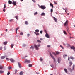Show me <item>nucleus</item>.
I'll use <instances>...</instances> for the list:
<instances>
[{"instance_id":"4d7b16f0","label":"nucleus","mask_w":75,"mask_h":75,"mask_svg":"<svg viewBox=\"0 0 75 75\" xmlns=\"http://www.w3.org/2000/svg\"><path fill=\"white\" fill-rule=\"evenodd\" d=\"M40 33H41V34H42V31H40Z\"/></svg>"},{"instance_id":"0eeeda50","label":"nucleus","mask_w":75,"mask_h":75,"mask_svg":"<svg viewBox=\"0 0 75 75\" xmlns=\"http://www.w3.org/2000/svg\"><path fill=\"white\" fill-rule=\"evenodd\" d=\"M34 47H35L36 50H38V47H37V45L35 44L34 45Z\"/></svg>"},{"instance_id":"ea45409f","label":"nucleus","mask_w":75,"mask_h":75,"mask_svg":"<svg viewBox=\"0 0 75 75\" xmlns=\"http://www.w3.org/2000/svg\"><path fill=\"white\" fill-rule=\"evenodd\" d=\"M23 33L22 32L20 33V35H23Z\"/></svg>"},{"instance_id":"c03bdc74","label":"nucleus","mask_w":75,"mask_h":75,"mask_svg":"<svg viewBox=\"0 0 75 75\" xmlns=\"http://www.w3.org/2000/svg\"><path fill=\"white\" fill-rule=\"evenodd\" d=\"M43 60V59H42V58H40V61H42Z\"/></svg>"},{"instance_id":"09e8293b","label":"nucleus","mask_w":75,"mask_h":75,"mask_svg":"<svg viewBox=\"0 0 75 75\" xmlns=\"http://www.w3.org/2000/svg\"><path fill=\"white\" fill-rule=\"evenodd\" d=\"M5 10H6V9H5V8L3 9V11H4V12H5Z\"/></svg>"},{"instance_id":"ddd939ff","label":"nucleus","mask_w":75,"mask_h":75,"mask_svg":"<svg viewBox=\"0 0 75 75\" xmlns=\"http://www.w3.org/2000/svg\"><path fill=\"white\" fill-rule=\"evenodd\" d=\"M53 18L54 20H55V22H57V19L55 17H53Z\"/></svg>"},{"instance_id":"6e6552de","label":"nucleus","mask_w":75,"mask_h":75,"mask_svg":"<svg viewBox=\"0 0 75 75\" xmlns=\"http://www.w3.org/2000/svg\"><path fill=\"white\" fill-rule=\"evenodd\" d=\"M10 61H11V62H12L13 63V62H15V61L13 59H10Z\"/></svg>"},{"instance_id":"8fccbe9b","label":"nucleus","mask_w":75,"mask_h":75,"mask_svg":"<svg viewBox=\"0 0 75 75\" xmlns=\"http://www.w3.org/2000/svg\"><path fill=\"white\" fill-rule=\"evenodd\" d=\"M10 72H8V73H7V75H10Z\"/></svg>"},{"instance_id":"bb28decb","label":"nucleus","mask_w":75,"mask_h":75,"mask_svg":"<svg viewBox=\"0 0 75 75\" xmlns=\"http://www.w3.org/2000/svg\"><path fill=\"white\" fill-rule=\"evenodd\" d=\"M60 61H61V59H59V58L58 59V63H60Z\"/></svg>"},{"instance_id":"423d86ee","label":"nucleus","mask_w":75,"mask_h":75,"mask_svg":"<svg viewBox=\"0 0 75 75\" xmlns=\"http://www.w3.org/2000/svg\"><path fill=\"white\" fill-rule=\"evenodd\" d=\"M70 48L71 49L74 50V51H75V47L74 46H71Z\"/></svg>"},{"instance_id":"39448f33","label":"nucleus","mask_w":75,"mask_h":75,"mask_svg":"<svg viewBox=\"0 0 75 75\" xmlns=\"http://www.w3.org/2000/svg\"><path fill=\"white\" fill-rule=\"evenodd\" d=\"M31 62V61L30 60H28L27 59L25 60V62H27L28 63H30Z\"/></svg>"},{"instance_id":"69168bd1","label":"nucleus","mask_w":75,"mask_h":75,"mask_svg":"<svg viewBox=\"0 0 75 75\" xmlns=\"http://www.w3.org/2000/svg\"><path fill=\"white\" fill-rule=\"evenodd\" d=\"M8 30H7V29H6V30L5 31H6V32H7Z\"/></svg>"},{"instance_id":"9b49d317","label":"nucleus","mask_w":75,"mask_h":75,"mask_svg":"<svg viewBox=\"0 0 75 75\" xmlns=\"http://www.w3.org/2000/svg\"><path fill=\"white\" fill-rule=\"evenodd\" d=\"M3 68H4L3 66L1 65H0V69H3Z\"/></svg>"},{"instance_id":"5fc2aeb1","label":"nucleus","mask_w":75,"mask_h":75,"mask_svg":"<svg viewBox=\"0 0 75 75\" xmlns=\"http://www.w3.org/2000/svg\"><path fill=\"white\" fill-rule=\"evenodd\" d=\"M38 47H40L41 46L40 44H39V45H38Z\"/></svg>"},{"instance_id":"b1692460","label":"nucleus","mask_w":75,"mask_h":75,"mask_svg":"<svg viewBox=\"0 0 75 75\" xmlns=\"http://www.w3.org/2000/svg\"><path fill=\"white\" fill-rule=\"evenodd\" d=\"M4 72V71L1 70H0V74H2V73H3Z\"/></svg>"},{"instance_id":"a18cd8bd","label":"nucleus","mask_w":75,"mask_h":75,"mask_svg":"<svg viewBox=\"0 0 75 75\" xmlns=\"http://www.w3.org/2000/svg\"><path fill=\"white\" fill-rule=\"evenodd\" d=\"M60 47L62 49H64V47L62 46V45H60Z\"/></svg>"},{"instance_id":"7c9ffc66","label":"nucleus","mask_w":75,"mask_h":75,"mask_svg":"<svg viewBox=\"0 0 75 75\" xmlns=\"http://www.w3.org/2000/svg\"><path fill=\"white\" fill-rule=\"evenodd\" d=\"M52 54H53V55H55V56H56V55H57V54H56L54 52H52Z\"/></svg>"},{"instance_id":"cd10ccee","label":"nucleus","mask_w":75,"mask_h":75,"mask_svg":"<svg viewBox=\"0 0 75 75\" xmlns=\"http://www.w3.org/2000/svg\"><path fill=\"white\" fill-rule=\"evenodd\" d=\"M41 16H45V13H42L41 14Z\"/></svg>"},{"instance_id":"680f3d73","label":"nucleus","mask_w":75,"mask_h":75,"mask_svg":"<svg viewBox=\"0 0 75 75\" xmlns=\"http://www.w3.org/2000/svg\"><path fill=\"white\" fill-rule=\"evenodd\" d=\"M40 40H41L42 41V40H43V39L42 38H41L40 39Z\"/></svg>"},{"instance_id":"f03ea898","label":"nucleus","mask_w":75,"mask_h":75,"mask_svg":"<svg viewBox=\"0 0 75 75\" xmlns=\"http://www.w3.org/2000/svg\"><path fill=\"white\" fill-rule=\"evenodd\" d=\"M50 56L51 57V58H52V59H53L54 60V62H55V61H56L55 59V57H54V56H53V55H52V54H51L50 53Z\"/></svg>"},{"instance_id":"f3484780","label":"nucleus","mask_w":75,"mask_h":75,"mask_svg":"<svg viewBox=\"0 0 75 75\" xmlns=\"http://www.w3.org/2000/svg\"><path fill=\"white\" fill-rule=\"evenodd\" d=\"M7 56L5 57V56H1V59H4Z\"/></svg>"},{"instance_id":"72a5a7b5","label":"nucleus","mask_w":75,"mask_h":75,"mask_svg":"<svg viewBox=\"0 0 75 75\" xmlns=\"http://www.w3.org/2000/svg\"><path fill=\"white\" fill-rule=\"evenodd\" d=\"M74 68H75V65H73L72 69H73V70H74Z\"/></svg>"},{"instance_id":"7ed1b4c3","label":"nucleus","mask_w":75,"mask_h":75,"mask_svg":"<svg viewBox=\"0 0 75 75\" xmlns=\"http://www.w3.org/2000/svg\"><path fill=\"white\" fill-rule=\"evenodd\" d=\"M45 33H46L45 37L47 38H50V35H48V34L47 33V31H46V30H45Z\"/></svg>"},{"instance_id":"774afa93","label":"nucleus","mask_w":75,"mask_h":75,"mask_svg":"<svg viewBox=\"0 0 75 75\" xmlns=\"http://www.w3.org/2000/svg\"><path fill=\"white\" fill-rule=\"evenodd\" d=\"M69 38H70L71 39V38H72V37H70Z\"/></svg>"},{"instance_id":"dca6fc26","label":"nucleus","mask_w":75,"mask_h":75,"mask_svg":"<svg viewBox=\"0 0 75 75\" xmlns=\"http://www.w3.org/2000/svg\"><path fill=\"white\" fill-rule=\"evenodd\" d=\"M50 5L52 7V8H54V6L53 5V4L51 3H50Z\"/></svg>"},{"instance_id":"473e14b6","label":"nucleus","mask_w":75,"mask_h":75,"mask_svg":"<svg viewBox=\"0 0 75 75\" xmlns=\"http://www.w3.org/2000/svg\"><path fill=\"white\" fill-rule=\"evenodd\" d=\"M19 29V27L17 28L16 29V31H17Z\"/></svg>"},{"instance_id":"c85d7f7f","label":"nucleus","mask_w":75,"mask_h":75,"mask_svg":"<svg viewBox=\"0 0 75 75\" xmlns=\"http://www.w3.org/2000/svg\"><path fill=\"white\" fill-rule=\"evenodd\" d=\"M70 58L71 59H74V57H72V56H71L70 57Z\"/></svg>"},{"instance_id":"5701e85b","label":"nucleus","mask_w":75,"mask_h":75,"mask_svg":"<svg viewBox=\"0 0 75 75\" xmlns=\"http://www.w3.org/2000/svg\"><path fill=\"white\" fill-rule=\"evenodd\" d=\"M64 58H65L67 57V55L64 54L63 55Z\"/></svg>"},{"instance_id":"f704fd0d","label":"nucleus","mask_w":75,"mask_h":75,"mask_svg":"<svg viewBox=\"0 0 75 75\" xmlns=\"http://www.w3.org/2000/svg\"><path fill=\"white\" fill-rule=\"evenodd\" d=\"M38 42H39L40 43H41V41H40L39 40H38Z\"/></svg>"},{"instance_id":"f8f14e48","label":"nucleus","mask_w":75,"mask_h":75,"mask_svg":"<svg viewBox=\"0 0 75 75\" xmlns=\"http://www.w3.org/2000/svg\"><path fill=\"white\" fill-rule=\"evenodd\" d=\"M8 4H13V2L9 0L8 1Z\"/></svg>"},{"instance_id":"a878e982","label":"nucleus","mask_w":75,"mask_h":75,"mask_svg":"<svg viewBox=\"0 0 75 75\" xmlns=\"http://www.w3.org/2000/svg\"><path fill=\"white\" fill-rule=\"evenodd\" d=\"M13 47H14V44H12L11 45V47L12 48H13Z\"/></svg>"},{"instance_id":"e2e57ef3","label":"nucleus","mask_w":75,"mask_h":75,"mask_svg":"<svg viewBox=\"0 0 75 75\" xmlns=\"http://www.w3.org/2000/svg\"><path fill=\"white\" fill-rule=\"evenodd\" d=\"M70 59V58H69V57H68V60L69 61V59Z\"/></svg>"},{"instance_id":"37998d69","label":"nucleus","mask_w":75,"mask_h":75,"mask_svg":"<svg viewBox=\"0 0 75 75\" xmlns=\"http://www.w3.org/2000/svg\"><path fill=\"white\" fill-rule=\"evenodd\" d=\"M13 21V19H12L9 20V21L10 22H11V21Z\"/></svg>"},{"instance_id":"de8ad7c7","label":"nucleus","mask_w":75,"mask_h":75,"mask_svg":"<svg viewBox=\"0 0 75 75\" xmlns=\"http://www.w3.org/2000/svg\"><path fill=\"white\" fill-rule=\"evenodd\" d=\"M67 31H68V32H69V30H68V28L67 27Z\"/></svg>"},{"instance_id":"2eb2a0df","label":"nucleus","mask_w":75,"mask_h":75,"mask_svg":"<svg viewBox=\"0 0 75 75\" xmlns=\"http://www.w3.org/2000/svg\"><path fill=\"white\" fill-rule=\"evenodd\" d=\"M64 70L66 73H68V71L66 69H64Z\"/></svg>"},{"instance_id":"6e6d98bb","label":"nucleus","mask_w":75,"mask_h":75,"mask_svg":"<svg viewBox=\"0 0 75 75\" xmlns=\"http://www.w3.org/2000/svg\"><path fill=\"white\" fill-rule=\"evenodd\" d=\"M32 1H33V2H34V3H35V0H32Z\"/></svg>"},{"instance_id":"58836bf2","label":"nucleus","mask_w":75,"mask_h":75,"mask_svg":"<svg viewBox=\"0 0 75 75\" xmlns=\"http://www.w3.org/2000/svg\"><path fill=\"white\" fill-rule=\"evenodd\" d=\"M29 67H32V64H30L29 65Z\"/></svg>"},{"instance_id":"338daca9","label":"nucleus","mask_w":75,"mask_h":75,"mask_svg":"<svg viewBox=\"0 0 75 75\" xmlns=\"http://www.w3.org/2000/svg\"><path fill=\"white\" fill-rule=\"evenodd\" d=\"M23 47H25V45H23Z\"/></svg>"},{"instance_id":"4c0bfd02","label":"nucleus","mask_w":75,"mask_h":75,"mask_svg":"<svg viewBox=\"0 0 75 75\" xmlns=\"http://www.w3.org/2000/svg\"><path fill=\"white\" fill-rule=\"evenodd\" d=\"M6 59L7 61H9V60H10V59L8 58H6Z\"/></svg>"},{"instance_id":"2f4dec72","label":"nucleus","mask_w":75,"mask_h":75,"mask_svg":"<svg viewBox=\"0 0 75 75\" xmlns=\"http://www.w3.org/2000/svg\"><path fill=\"white\" fill-rule=\"evenodd\" d=\"M35 31H36V32H38L39 31V30H38V29H36L35 30Z\"/></svg>"},{"instance_id":"a19ab883","label":"nucleus","mask_w":75,"mask_h":75,"mask_svg":"<svg viewBox=\"0 0 75 75\" xmlns=\"http://www.w3.org/2000/svg\"><path fill=\"white\" fill-rule=\"evenodd\" d=\"M53 11V10L52 9V8L51 9V13H52Z\"/></svg>"},{"instance_id":"1a4fd4ad","label":"nucleus","mask_w":75,"mask_h":75,"mask_svg":"<svg viewBox=\"0 0 75 75\" xmlns=\"http://www.w3.org/2000/svg\"><path fill=\"white\" fill-rule=\"evenodd\" d=\"M12 3L13 5H14V6H16V4H17V1H13Z\"/></svg>"},{"instance_id":"a211bd4d","label":"nucleus","mask_w":75,"mask_h":75,"mask_svg":"<svg viewBox=\"0 0 75 75\" xmlns=\"http://www.w3.org/2000/svg\"><path fill=\"white\" fill-rule=\"evenodd\" d=\"M18 66L20 68H21V64H20V63H19V62H18Z\"/></svg>"},{"instance_id":"13d9d810","label":"nucleus","mask_w":75,"mask_h":75,"mask_svg":"<svg viewBox=\"0 0 75 75\" xmlns=\"http://www.w3.org/2000/svg\"><path fill=\"white\" fill-rule=\"evenodd\" d=\"M4 50H6V47H4Z\"/></svg>"},{"instance_id":"3c124183","label":"nucleus","mask_w":75,"mask_h":75,"mask_svg":"<svg viewBox=\"0 0 75 75\" xmlns=\"http://www.w3.org/2000/svg\"><path fill=\"white\" fill-rule=\"evenodd\" d=\"M27 36H28V37H29V36H30V34H28Z\"/></svg>"},{"instance_id":"20e7f679","label":"nucleus","mask_w":75,"mask_h":75,"mask_svg":"<svg viewBox=\"0 0 75 75\" xmlns=\"http://www.w3.org/2000/svg\"><path fill=\"white\" fill-rule=\"evenodd\" d=\"M68 20H67V21H66V22H65V23L64 24V26H66L67 25H68Z\"/></svg>"},{"instance_id":"c756f323","label":"nucleus","mask_w":75,"mask_h":75,"mask_svg":"<svg viewBox=\"0 0 75 75\" xmlns=\"http://www.w3.org/2000/svg\"><path fill=\"white\" fill-rule=\"evenodd\" d=\"M63 32H64V34H65L66 35H67V33L65 31H64Z\"/></svg>"},{"instance_id":"f257e3e1","label":"nucleus","mask_w":75,"mask_h":75,"mask_svg":"<svg viewBox=\"0 0 75 75\" xmlns=\"http://www.w3.org/2000/svg\"><path fill=\"white\" fill-rule=\"evenodd\" d=\"M39 8H41L42 9H43V10H44V9H45V8H46V7L42 5H41V6L39 5Z\"/></svg>"},{"instance_id":"052dcab7","label":"nucleus","mask_w":75,"mask_h":75,"mask_svg":"<svg viewBox=\"0 0 75 75\" xmlns=\"http://www.w3.org/2000/svg\"><path fill=\"white\" fill-rule=\"evenodd\" d=\"M4 8H6V4H4Z\"/></svg>"},{"instance_id":"864d4df0","label":"nucleus","mask_w":75,"mask_h":75,"mask_svg":"<svg viewBox=\"0 0 75 75\" xmlns=\"http://www.w3.org/2000/svg\"><path fill=\"white\" fill-rule=\"evenodd\" d=\"M2 50V47H0V50Z\"/></svg>"},{"instance_id":"603ef678","label":"nucleus","mask_w":75,"mask_h":75,"mask_svg":"<svg viewBox=\"0 0 75 75\" xmlns=\"http://www.w3.org/2000/svg\"><path fill=\"white\" fill-rule=\"evenodd\" d=\"M54 3L55 4H57V2H56L55 1H54Z\"/></svg>"},{"instance_id":"0e129e2a","label":"nucleus","mask_w":75,"mask_h":75,"mask_svg":"<svg viewBox=\"0 0 75 75\" xmlns=\"http://www.w3.org/2000/svg\"><path fill=\"white\" fill-rule=\"evenodd\" d=\"M63 45H65V43H63Z\"/></svg>"},{"instance_id":"393cba45","label":"nucleus","mask_w":75,"mask_h":75,"mask_svg":"<svg viewBox=\"0 0 75 75\" xmlns=\"http://www.w3.org/2000/svg\"><path fill=\"white\" fill-rule=\"evenodd\" d=\"M31 48L33 49V50H34V47L33 46H31L30 47V49H31Z\"/></svg>"},{"instance_id":"c9c22d12","label":"nucleus","mask_w":75,"mask_h":75,"mask_svg":"<svg viewBox=\"0 0 75 75\" xmlns=\"http://www.w3.org/2000/svg\"><path fill=\"white\" fill-rule=\"evenodd\" d=\"M38 12H36L34 13V15H35H35H37V14H38Z\"/></svg>"},{"instance_id":"79ce46f5","label":"nucleus","mask_w":75,"mask_h":75,"mask_svg":"<svg viewBox=\"0 0 75 75\" xmlns=\"http://www.w3.org/2000/svg\"><path fill=\"white\" fill-rule=\"evenodd\" d=\"M15 74H16L17 73V70H15Z\"/></svg>"},{"instance_id":"bf43d9fd","label":"nucleus","mask_w":75,"mask_h":75,"mask_svg":"<svg viewBox=\"0 0 75 75\" xmlns=\"http://www.w3.org/2000/svg\"><path fill=\"white\" fill-rule=\"evenodd\" d=\"M50 45H47V47H48L49 48H50Z\"/></svg>"},{"instance_id":"aec40b11","label":"nucleus","mask_w":75,"mask_h":75,"mask_svg":"<svg viewBox=\"0 0 75 75\" xmlns=\"http://www.w3.org/2000/svg\"><path fill=\"white\" fill-rule=\"evenodd\" d=\"M56 54L57 55H59V54H60V52H59L58 51H57L56 52Z\"/></svg>"},{"instance_id":"9d476101","label":"nucleus","mask_w":75,"mask_h":75,"mask_svg":"<svg viewBox=\"0 0 75 75\" xmlns=\"http://www.w3.org/2000/svg\"><path fill=\"white\" fill-rule=\"evenodd\" d=\"M69 67H71V66L72 65V62L70 61L69 62Z\"/></svg>"},{"instance_id":"412c9836","label":"nucleus","mask_w":75,"mask_h":75,"mask_svg":"<svg viewBox=\"0 0 75 75\" xmlns=\"http://www.w3.org/2000/svg\"><path fill=\"white\" fill-rule=\"evenodd\" d=\"M23 74V71H21L19 73V75H22Z\"/></svg>"},{"instance_id":"4468645a","label":"nucleus","mask_w":75,"mask_h":75,"mask_svg":"<svg viewBox=\"0 0 75 75\" xmlns=\"http://www.w3.org/2000/svg\"><path fill=\"white\" fill-rule=\"evenodd\" d=\"M11 68H12V67L11 66H9L8 67V69L9 70L11 69Z\"/></svg>"},{"instance_id":"e433bc0d","label":"nucleus","mask_w":75,"mask_h":75,"mask_svg":"<svg viewBox=\"0 0 75 75\" xmlns=\"http://www.w3.org/2000/svg\"><path fill=\"white\" fill-rule=\"evenodd\" d=\"M15 18L17 20H18V17L17 16H16Z\"/></svg>"},{"instance_id":"6ab92c4d","label":"nucleus","mask_w":75,"mask_h":75,"mask_svg":"<svg viewBox=\"0 0 75 75\" xmlns=\"http://www.w3.org/2000/svg\"><path fill=\"white\" fill-rule=\"evenodd\" d=\"M7 44V41L4 42L3 43L4 45H6V44Z\"/></svg>"},{"instance_id":"4be33fe9","label":"nucleus","mask_w":75,"mask_h":75,"mask_svg":"<svg viewBox=\"0 0 75 75\" xmlns=\"http://www.w3.org/2000/svg\"><path fill=\"white\" fill-rule=\"evenodd\" d=\"M25 23L26 25L27 24H28V22L27 21H25Z\"/></svg>"},{"instance_id":"49530a36","label":"nucleus","mask_w":75,"mask_h":75,"mask_svg":"<svg viewBox=\"0 0 75 75\" xmlns=\"http://www.w3.org/2000/svg\"><path fill=\"white\" fill-rule=\"evenodd\" d=\"M39 34H40L39 33H36V35H39Z\"/></svg>"}]
</instances>
